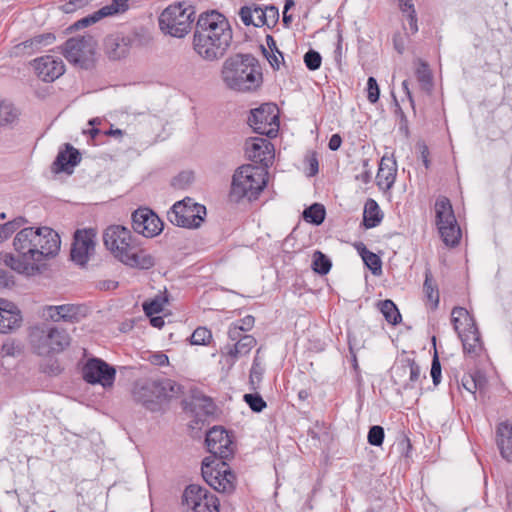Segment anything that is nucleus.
<instances>
[{"label":"nucleus","instance_id":"nucleus-1","mask_svg":"<svg viewBox=\"0 0 512 512\" xmlns=\"http://www.w3.org/2000/svg\"><path fill=\"white\" fill-rule=\"evenodd\" d=\"M16 254L0 252V263L18 273H26L34 264L56 256L61 240L50 227H24L13 239Z\"/></svg>","mask_w":512,"mask_h":512},{"label":"nucleus","instance_id":"nucleus-2","mask_svg":"<svg viewBox=\"0 0 512 512\" xmlns=\"http://www.w3.org/2000/svg\"><path fill=\"white\" fill-rule=\"evenodd\" d=\"M205 443L211 456L202 461L203 479L217 492L233 493L236 488V475L226 462L235 450L231 437L224 428L214 426L207 432Z\"/></svg>","mask_w":512,"mask_h":512},{"label":"nucleus","instance_id":"nucleus-3","mask_svg":"<svg viewBox=\"0 0 512 512\" xmlns=\"http://www.w3.org/2000/svg\"><path fill=\"white\" fill-rule=\"evenodd\" d=\"M233 39L226 17L212 10L202 13L193 33V50L203 60L218 61L227 53Z\"/></svg>","mask_w":512,"mask_h":512},{"label":"nucleus","instance_id":"nucleus-4","mask_svg":"<svg viewBox=\"0 0 512 512\" xmlns=\"http://www.w3.org/2000/svg\"><path fill=\"white\" fill-rule=\"evenodd\" d=\"M103 242L114 258L126 266L150 269L155 265L154 257L140 248L138 239L126 226H108L103 233Z\"/></svg>","mask_w":512,"mask_h":512},{"label":"nucleus","instance_id":"nucleus-5","mask_svg":"<svg viewBox=\"0 0 512 512\" xmlns=\"http://www.w3.org/2000/svg\"><path fill=\"white\" fill-rule=\"evenodd\" d=\"M225 86L237 92L257 90L263 81L258 60L251 54L238 53L228 57L221 68Z\"/></svg>","mask_w":512,"mask_h":512},{"label":"nucleus","instance_id":"nucleus-6","mask_svg":"<svg viewBox=\"0 0 512 512\" xmlns=\"http://www.w3.org/2000/svg\"><path fill=\"white\" fill-rule=\"evenodd\" d=\"M180 394L182 386L168 378L138 380L132 391L134 400L151 412L166 410Z\"/></svg>","mask_w":512,"mask_h":512},{"label":"nucleus","instance_id":"nucleus-7","mask_svg":"<svg viewBox=\"0 0 512 512\" xmlns=\"http://www.w3.org/2000/svg\"><path fill=\"white\" fill-rule=\"evenodd\" d=\"M29 342L37 355L48 356L64 351L70 345L71 337L62 327L43 324L31 328Z\"/></svg>","mask_w":512,"mask_h":512},{"label":"nucleus","instance_id":"nucleus-8","mask_svg":"<svg viewBox=\"0 0 512 512\" xmlns=\"http://www.w3.org/2000/svg\"><path fill=\"white\" fill-rule=\"evenodd\" d=\"M265 186V176L260 168L243 165L233 175L229 194L230 200L234 202H239L243 198H247L249 201L255 200Z\"/></svg>","mask_w":512,"mask_h":512},{"label":"nucleus","instance_id":"nucleus-9","mask_svg":"<svg viewBox=\"0 0 512 512\" xmlns=\"http://www.w3.org/2000/svg\"><path fill=\"white\" fill-rule=\"evenodd\" d=\"M97 45V40L92 35L85 34L67 39L59 49L74 67L90 70L96 65Z\"/></svg>","mask_w":512,"mask_h":512},{"label":"nucleus","instance_id":"nucleus-10","mask_svg":"<svg viewBox=\"0 0 512 512\" xmlns=\"http://www.w3.org/2000/svg\"><path fill=\"white\" fill-rule=\"evenodd\" d=\"M195 19L194 8L185 2L169 5L159 16L160 30L175 38H184L192 28Z\"/></svg>","mask_w":512,"mask_h":512},{"label":"nucleus","instance_id":"nucleus-11","mask_svg":"<svg viewBox=\"0 0 512 512\" xmlns=\"http://www.w3.org/2000/svg\"><path fill=\"white\" fill-rule=\"evenodd\" d=\"M451 316L454 330L462 341L464 352L474 357L480 355L483 343L474 317L463 307H454Z\"/></svg>","mask_w":512,"mask_h":512},{"label":"nucleus","instance_id":"nucleus-12","mask_svg":"<svg viewBox=\"0 0 512 512\" xmlns=\"http://www.w3.org/2000/svg\"><path fill=\"white\" fill-rule=\"evenodd\" d=\"M206 207L190 197L177 201L167 212V218L175 226L198 228L204 222Z\"/></svg>","mask_w":512,"mask_h":512},{"label":"nucleus","instance_id":"nucleus-13","mask_svg":"<svg viewBox=\"0 0 512 512\" xmlns=\"http://www.w3.org/2000/svg\"><path fill=\"white\" fill-rule=\"evenodd\" d=\"M436 225L443 242L450 247H455L461 239V230L457 224L450 200L440 196L435 202Z\"/></svg>","mask_w":512,"mask_h":512},{"label":"nucleus","instance_id":"nucleus-14","mask_svg":"<svg viewBox=\"0 0 512 512\" xmlns=\"http://www.w3.org/2000/svg\"><path fill=\"white\" fill-rule=\"evenodd\" d=\"M248 124L257 134L270 138L275 137L279 129V117L276 112V106L264 104L259 108L251 110Z\"/></svg>","mask_w":512,"mask_h":512},{"label":"nucleus","instance_id":"nucleus-15","mask_svg":"<svg viewBox=\"0 0 512 512\" xmlns=\"http://www.w3.org/2000/svg\"><path fill=\"white\" fill-rule=\"evenodd\" d=\"M182 499L183 504L193 512H219L218 498L200 485H188Z\"/></svg>","mask_w":512,"mask_h":512},{"label":"nucleus","instance_id":"nucleus-16","mask_svg":"<svg viewBox=\"0 0 512 512\" xmlns=\"http://www.w3.org/2000/svg\"><path fill=\"white\" fill-rule=\"evenodd\" d=\"M138 45H140V34L138 32H118L106 36L103 49L110 60H120L129 55L131 48Z\"/></svg>","mask_w":512,"mask_h":512},{"label":"nucleus","instance_id":"nucleus-17","mask_svg":"<svg viewBox=\"0 0 512 512\" xmlns=\"http://www.w3.org/2000/svg\"><path fill=\"white\" fill-rule=\"evenodd\" d=\"M116 370L100 358H90L82 368V377L89 384H100L104 388L112 387Z\"/></svg>","mask_w":512,"mask_h":512},{"label":"nucleus","instance_id":"nucleus-18","mask_svg":"<svg viewBox=\"0 0 512 512\" xmlns=\"http://www.w3.org/2000/svg\"><path fill=\"white\" fill-rule=\"evenodd\" d=\"M132 228L135 233L146 238L159 235L164 227L162 220L150 208L140 207L131 216Z\"/></svg>","mask_w":512,"mask_h":512},{"label":"nucleus","instance_id":"nucleus-19","mask_svg":"<svg viewBox=\"0 0 512 512\" xmlns=\"http://www.w3.org/2000/svg\"><path fill=\"white\" fill-rule=\"evenodd\" d=\"M420 379V366L412 358H402L392 367V380L394 384L404 390L415 388Z\"/></svg>","mask_w":512,"mask_h":512},{"label":"nucleus","instance_id":"nucleus-20","mask_svg":"<svg viewBox=\"0 0 512 512\" xmlns=\"http://www.w3.org/2000/svg\"><path fill=\"white\" fill-rule=\"evenodd\" d=\"M93 230H77L71 247V260L79 266H85L95 250Z\"/></svg>","mask_w":512,"mask_h":512},{"label":"nucleus","instance_id":"nucleus-21","mask_svg":"<svg viewBox=\"0 0 512 512\" xmlns=\"http://www.w3.org/2000/svg\"><path fill=\"white\" fill-rule=\"evenodd\" d=\"M37 76L44 82H53L65 72V65L60 57L44 55L31 62Z\"/></svg>","mask_w":512,"mask_h":512},{"label":"nucleus","instance_id":"nucleus-22","mask_svg":"<svg viewBox=\"0 0 512 512\" xmlns=\"http://www.w3.org/2000/svg\"><path fill=\"white\" fill-rule=\"evenodd\" d=\"M273 151L271 142L262 137H251L245 142L246 156L255 163L267 165L273 157Z\"/></svg>","mask_w":512,"mask_h":512},{"label":"nucleus","instance_id":"nucleus-23","mask_svg":"<svg viewBox=\"0 0 512 512\" xmlns=\"http://www.w3.org/2000/svg\"><path fill=\"white\" fill-rule=\"evenodd\" d=\"M22 321V314L18 306L0 298V333L14 332L21 327Z\"/></svg>","mask_w":512,"mask_h":512},{"label":"nucleus","instance_id":"nucleus-24","mask_svg":"<svg viewBox=\"0 0 512 512\" xmlns=\"http://www.w3.org/2000/svg\"><path fill=\"white\" fill-rule=\"evenodd\" d=\"M397 175V163L393 157L384 155L379 163L376 175L377 185L381 190L387 191L392 188Z\"/></svg>","mask_w":512,"mask_h":512},{"label":"nucleus","instance_id":"nucleus-25","mask_svg":"<svg viewBox=\"0 0 512 512\" xmlns=\"http://www.w3.org/2000/svg\"><path fill=\"white\" fill-rule=\"evenodd\" d=\"M65 150L59 151L53 167L55 172H68L71 173V168L75 167L81 161L79 151L71 144H65Z\"/></svg>","mask_w":512,"mask_h":512},{"label":"nucleus","instance_id":"nucleus-26","mask_svg":"<svg viewBox=\"0 0 512 512\" xmlns=\"http://www.w3.org/2000/svg\"><path fill=\"white\" fill-rule=\"evenodd\" d=\"M497 446L501 456L509 462H512V425L508 422H502L496 430Z\"/></svg>","mask_w":512,"mask_h":512},{"label":"nucleus","instance_id":"nucleus-27","mask_svg":"<svg viewBox=\"0 0 512 512\" xmlns=\"http://www.w3.org/2000/svg\"><path fill=\"white\" fill-rule=\"evenodd\" d=\"M256 339L252 335L245 334L239 338L232 346L226 345V355L231 358L232 363L241 356L247 355L251 349L256 345Z\"/></svg>","mask_w":512,"mask_h":512},{"label":"nucleus","instance_id":"nucleus-28","mask_svg":"<svg viewBox=\"0 0 512 512\" xmlns=\"http://www.w3.org/2000/svg\"><path fill=\"white\" fill-rule=\"evenodd\" d=\"M383 215L378 203L374 199H368L363 211V225L367 229L378 226L382 221Z\"/></svg>","mask_w":512,"mask_h":512},{"label":"nucleus","instance_id":"nucleus-29","mask_svg":"<svg viewBox=\"0 0 512 512\" xmlns=\"http://www.w3.org/2000/svg\"><path fill=\"white\" fill-rule=\"evenodd\" d=\"M264 8L253 4L252 6H243L239 11V16L244 25H253L255 27H262L265 25L261 16Z\"/></svg>","mask_w":512,"mask_h":512},{"label":"nucleus","instance_id":"nucleus-30","mask_svg":"<svg viewBox=\"0 0 512 512\" xmlns=\"http://www.w3.org/2000/svg\"><path fill=\"white\" fill-rule=\"evenodd\" d=\"M423 292L425 294L427 301L431 305V309H436L439 305V290L429 268H426L425 270Z\"/></svg>","mask_w":512,"mask_h":512},{"label":"nucleus","instance_id":"nucleus-31","mask_svg":"<svg viewBox=\"0 0 512 512\" xmlns=\"http://www.w3.org/2000/svg\"><path fill=\"white\" fill-rule=\"evenodd\" d=\"M55 40L56 37L53 33H43L25 40L22 42V46L29 53H34L41 50L43 47L53 44Z\"/></svg>","mask_w":512,"mask_h":512},{"label":"nucleus","instance_id":"nucleus-32","mask_svg":"<svg viewBox=\"0 0 512 512\" xmlns=\"http://www.w3.org/2000/svg\"><path fill=\"white\" fill-rule=\"evenodd\" d=\"M326 216L325 207L320 203H314L303 211V218L306 222L320 225Z\"/></svg>","mask_w":512,"mask_h":512},{"label":"nucleus","instance_id":"nucleus-33","mask_svg":"<svg viewBox=\"0 0 512 512\" xmlns=\"http://www.w3.org/2000/svg\"><path fill=\"white\" fill-rule=\"evenodd\" d=\"M379 308L385 320L388 323L392 325H397L398 323L401 322V314L392 300L386 299L384 301H381L379 303Z\"/></svg>","mask_w":512,"mask_h":512},{"label":"nucleus","instance_id":"nucleus-34","mask_svg":"<svg viewBox=\"0 0 512 512\" xmlns=\"http://www.w3.org/2000/svg\"><path fill=\"white\" fill-rule=\"evenodd\" d=\"M359 250L362 260L365 265L371 270L374 275H379L382 271V262L378 255L369 251L363 244Z\"/></svg>","mask_w":512,"mask_h":512},{"label":"nucleus","instance_id":"nucleus-35","mask_svg":"<svg viewBox=\"0 0 512 512\" xmlns=\"http://www.w3.org/2000/svg\"><path fill=\"white\" fill-rule=\"evenodd\" d=\"M27 223L28 220L26 218L19 216L0 225V243L8 239L18 229H22V227Z\"/></svg>","mask_w":512,"mask_h":512},{"label":"nucleus","instance_id":"nucleus-36","mask_svg":"<svg viewBox=\"0 0 512 512\" xmlns=\"http://www.w3.org/2000/svg\"><path fill=\"white\" fill-rule=\"evenodd\" d=\"M50 310L56 312L57 318H55V314H50L55 321L62 319L72 322L77 315V307L71 304L50 307Z\"/></svg>","mask_w":512,"mask_h":512},{"label":"nucleus","instance_id":"nucleus-37","mask_svg":"<svg viewBox=\"0 0 512 512\" xmlns=\"http://www.w3.org/2000/svg\"><path fill=\"white\" fill-rule=\"evenodd\" d=\"M416 77L423 90L429 91L433 85L432 74L426 62L420 61L416 69Z\"/></svg>","mask_w":512,"mask_h":512},{"label":"nucleus","instance_id":"nucleus-38","mask_svg":"<svg viewBox=\"0 0 512 512\" xmlns=\"http://www.w3.org/2000/svg\"><path fill=\"white\" fill-rule=\"evenodd\" d=\"M332 263L330 259L321 251H316L313 254L312 269L320 274L326 275L331 269Z\"/></svg>","mask_w":512,"mask_h":512},{"label":"nucleus","instance_id":"nucleus-39","mask_svg":"<svg viewBox=\"0 0 512 512\" xmlns=\"http://www.w3.org/2000/svg\"><path fill=\"white\" fill-rule=\"evenodd\" d=\"M166 301V298L161 296H156L153 299L144 301L142 304L143 311L148 317L158 314L162 312Z\"/></svg>","mask_w":512,"mask_h":512},{"label":"nucleus","instance_id":"nucleus-40","mask_svg":"<svg viewBox=\"0 0 512 512\" xmlns=\"http://www.w3.org/2000/svg\"><path fill=\"white\" fill-rule=\"evenodd\" d=\"M17 117L14 106L6 101L0 100V125L12 123Z\"/></svg>","mask_w":512,"mask_h":512},{"label":"nucleus","instance_id":"nucleus-41","mask_svg":"<svg viewBox=\"0 0 512 512\" xmlns=\"http://www.w3.org/2000/svg\"><path fill=\"white\" fill-rule=\"evenodd\" d=\"M105 11L102 10V8H100L99 10L95 11L94 13L76 21L71 27L70 29L72 30H79V29H82V28H85V27H88L89 25L91 24H94L96 23L97 21H99L100 19L106 17L105 15Z\"/></svg>","mask_w":512,"mask_h":512},{"label":"nucleus","instance_id":"nucleus-42","mask_svg":"<svg viewBox=\"0 0 512 512\" xmlns=\"http://www.w3.org/2000/svg\"><path fill=\"white\" fill-rule=\"evenodd\" d=\"M243 399L249 408L255 413L262 412L267 406L262 396L258 393H247L243 396Z\"/></svg>","mask_w":512,"mask_h":512},{"label":"nucleus","instance_id":"nucleus-43","mask_svg":"<svg viewBox=\"0 0 512 512\" xmlns=\"http://www.w3.org/2000/svg\"><path fill=\"white\" fill-rule=\"evenodd\" d=\"M212 339V333L206 327H198L190 337L192 345H206Z\"/></svg>","mask_w":512,"mask_h":512},{"label":"nucleus","instance_id":"nucleus-44","mask_svg":"<svg viewBox=\"0 0 512 512\" xmlns=\"http://www.w3.org/2000/svg\"><path fill=\"white\" fill-rule=\"evenodd\" d=\"M385 437L384 428L379 425L370 427L367 435L368 443L372 446H381Z\"/></svg>","mask_w":512,"mask_h":512},{"label":"nucleus","instance_id":"nucleus-45","mask_svg":"<svg viewBox=\"0 0 512 512\" xmlns=\"http://www.w3.org/2000/svg\"><path fill=\"white\" fill-rule=\"evenodd\" d=\"M304 63L309 70L315 71L320 68L322 57L318 51L309 49L304 55Z\"/></svg>","mask_w":512,"mask_h":512},{"label":"nucleus","instance_id":"nucleus-46","mask_svg":"<svg viewBox=\"0 0 512 512\" xmlns=\"http://www.w3.org/2000/svg\"><path fill=\"white\" fill-rule=\"evenodd\" d=\"M194 180L193 172L182 171L172 179V186L176 189L187 188Z\"/></svg>","mask_w":512,"mask_h":512},{"label":"nucleus","instance_id":"nucleus-47","mask_svg":"<svg viewBox=\"0 0 512 512\" xmlns=\"http://www.w3.org/2000/svg\"><path fill=\"white\" fill-rule=\"evenodd\" d=\"M261 16L263 23H265L266 26L271 27L279 20V10L276 6L269 5L264 8L263 12H261Z\"/></svg>","mask_w":512,"mask_h":512},{"label":"nucleus","instance_id":"nucleus-48","mask_svg":"<svg viewBox=\"0 0 512 512\" xmlns=\"http://www.w3.org/2000/svg\"><path fill=\"white\" fill-rule=\"evenodd\" d=\"M128 1L129 0H112L111 4L102 7V10L107 12L105 13L106 17L123 13L128 9Z\"/></svg>","mask_w":512,"mask_h":512},{"label":"nucleus","instance_id":"nucleus-49","mask_svg":"<svg viewBox=\"0 0 512 512\" xmlns=\"http://www.w3.org/2000/svg\"><path fill=\"white\" fill-rule=\"evenodd\" d=\"M380 89L374 77H369L367 80V99L371 103H376L379 100Z\"/></svg>","mask_w":512,"mask_h":512},{"label":"nucleus","instance_id":"nucleus-50","mask_svg":"<svg viewBox=\"0 0 512 512\" xmlns=\"http://www.w3.org/2000/svg\"><path fill=\"white\" fill-rule=\"evenodd\" d=\"M195 406L201 408L205 415H212L214 413L215 405L211 398L207 396L194 397Z\"/></svg>","mask_w":512,"mask_h":512},{"label":"nucleus","instance_id":"nucleus-51","mask_svg":"<svg viewBox=\"0 0 512 512\" xmlns=\"http://www.w3.org/2000/svg\"><path fill=\"white\" fill-rule=\"evenodd\" d=\"M430 374L433 384L438 385L441 382V364L437 354L432 359Z\"/></svg>","mask_w":512,"mask_h":512},{"label":"nucleus","instance_id":"nucleus-52","mask_svg":"<svg viewBox=\"0 0 512 512\" xmlns=\"http://www.w3.org/2000/svg\"><path fill=\"white\" fill-rule=\"evenodd\" d=\"M348 345H349V351L353 356L354 367L357 368L358 364H357L355 351L360 350L363 347V344H361L358 341L357 337L353 333L348 332Z\"/></svg>","mask_w":512,"mask_h":512},{"label":"nucleus","instance_id":"nucleus-53","mask_svg":"<svg viewBox=\"0 0 512 512\" xmlns=\"http://www.w3.org/2000/svg\"><path fill=\"white\" fill-rule=\"evenodd\" d=\"M396 114L399 117V131L406 137L409 136L408 120L401 107L396 103Z\"/></svg>","mask_w":512,"mask_h":512},{"label":"nucleus","instance_id":"nucleus-54","mask_svg":"<svg viewBox=\"0 0 512 512\" xmlns=\"http://www.w3.org/2000/svg\"><path fill=\"white\" fill-rule=\"evenodd\" d=\"M255 319L252 315H247L237 321H235L233 324L235 326H238L241 328L242 332L249 331L254 326Z\"/></svg>","mask_w":512,"mask_h":512},{"label":"nucleus","instance_id":"nucleus-55","mask_svg":"<svg viewBox=\"0 0 512 512\" xmlns=\"http://www.w3.org/2000/svg\"><path fill=\"white\" fill-rule=\"evenodd\" d=\"M149 361L155 366H165L169 364V358L162 352H156L149 356Z\"/></svg>","mask_w":512,"mask_h":512},{"label":"nucleus","instance_id":"nucleus-56","mask_svg":"<svg viewBox=\"0 0 512 512\" xmlns=\"http://www.w3.org/2000/svg\"><path fill=\"white\" fill-rule=\"evenodd\" d=\"M362 164H363V172L360 173L359 175L356 176V179L357 180H360L361 182H363L364 184H367L371 181V171H370V168H369V160L368 159H364L362 161Z\"/></svg>","mask_w":512,"mask_h":512},{"label":"nucleus","instance_id":"nucleus-57","mask_svg":"<svg viewBox=\"0 0 512 512\" xmlns=\"http://www.w3.org/2000/svg\"><path fill=\"white\" fill-rule=\"evenodd\" d=\"M476 381L477 380L473 378L472 374L465 375L462 378V385L467 391L475 394L478 385Z\"/></svg>","mask_w":512,"mask_h":512},{"label":"nucleus","instance_id":"nucleus-58","mask_svg":"<svg viewBox=\"0 0 512 512\" xmlns=\"http://www.w3.org/2000/svg\"><path fill=\"white\" fill-rule=\"evenodd\" d=\"M307 162L309 165V176H315L319 171V163L315 152L307 157Z\"/></svg>","mask_w":512,"mask_h":512},{"label":"nucleus","instance_id":"nucleus-59","mask_svg":"<svg viewBox=\"0 0 512 512\" xmlns=\"http://www.w3.org/2000/svg\"><path fill=\"white\" fill-rule=\"evenodd\" d=\"M14 284L13 276L0 268V288H6Z\"/></svg>","mask_w":512,"mask_h":512},{"label":"nucleus","instance_id":"nucleus-60","mask_svg":"<svg viewBox=\"0 0 512 512\" xmlns=\"http://www.w3.org/2000/svg\"><path fill=\"white\" fill-rule=\"evenodd\" d=\"M245 334L241 331V328L231 324L228 329V337L231 341L237 342L239 338H242Z\"/></svg>","mask_w":512,"mask_h":512},{"label":"nucleus","instance_id":"nucleus-61","mask_svg":"<svg viewBox=\"0 0 512 512\" xmlns=\"http://www.w3.org/2000/svg\"><path fill=\"white\" fill-rule=\"evenodd\" d=\"M393 46L394 49L399 53L403 54L405 50V41L403 36L400 33H395L393 35Z\"/></svg>","mask_w":512,"mask_h":512},{"label":"nucleus","instance_id":"nucleus-62","mask_svg":"<svg viewBox=\"0 0 512 512\" xmlns=\"http://www.w3.org/2000/svg\"><path fill=\"white\" fill-rule=\"evenodd\" d=\"M17 351V346L13 341H6L2 344L1 352L4 356H14Z\"/></svg>","mask_w":512,"mask_h":512},{"label":"nucleus","instance_id":"nucleus-63","mask_svg":"<svg viewBox=\"0 0 512 512\" xmlns=\"http://www.w3.org/2000/svg\"><path fill=\"white\" fill-rule=\"evenodd\" d=\"M342 144V137L339 134H333L328 142V148L331 151H337Z\"/></svg>","mask_w":512,"mask_h":512},{"label":"nucleus","instance_id":"nucleus-64","mask_svg":"<svg viewBox=\"0 0 512 512\" xmlns=\"http://www.w3.org/2000/svg\"><path fill=\"white\" fill-rule=\"evenodd\" d=\"M97 288L103 291L113 290L118 287V282L113 280H102L97 283Z\"/></svg>","mask_w":512,"mask_h":512}]
</instances>
